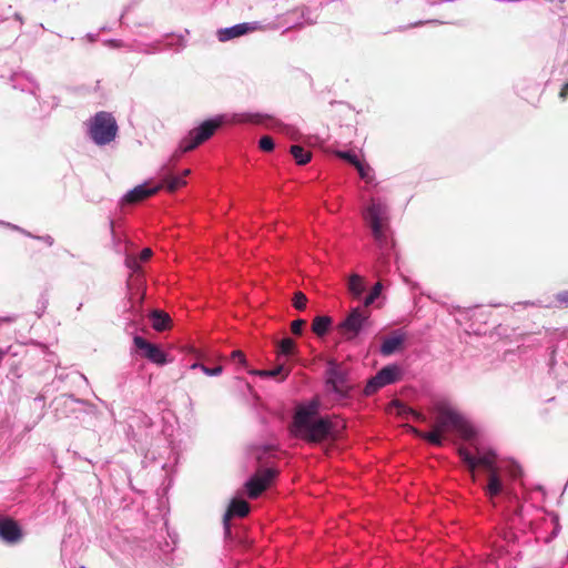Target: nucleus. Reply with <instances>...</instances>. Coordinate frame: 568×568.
<instances>
[{"label":"nucleus","instance_id":"1","mask_svg":"<svg viewBox=\"0 0 568 568\" xmlns=\"http://www.w3.org/2000/svg\"><path fill=\"white\" fill-rule=\"evenodd\" d=\"M475 453H471L466 447L458 448V455L467 467V469L474 475L477 468H483L487 473V484L484 487L486 495L493 501L499 497L500 501L505 504L507 511L514 516H521L523 506L520 505L518 495L508 486L503 478V473L497 465L496 453L488 448L480 446H474Z\"/></svg>","mask_w":568,"mask_h":568},{"label":"nucleus","instance_id":"2","mask_svg":"<svg viewBox=\"0 0 568 568\" xmlns=\"http://www.w3.org/2000/svg\"><path fill=\"white\" fill-rule=\"evenodd\" d=\"M434 408L437 414L436 424L430 432L422 433V438L435 446L443 445L445 432H454L467 442L476 438L477 430L475 426L447 400L436 402Z\"/></svg>","mask_w":568,"mask_h":568},{"label":"nucleus","instance_id":"3","mask_svg":"<svg viewBox=\"0 0 568 568\" xmlns=\"http://www.w3.org/2000/svg\"><path fill=\"white\" fill-rule=\"evenodd\" d=\"M363 219L371 229L372 236L379 250L378 262L381 267H384L394 247L388 205L379 197H372L363 211Z\"/></svg>","mask_w":568,"mask_h":568},{"label":"nucleus","instance_id":"4","mask_svg":"<svg viewBox=\"0 0 568 568\" xmlns=\"http://www.w3.org/2000/svg\"><path fill=\"white\" fill-rule=\"evenodd\" d=\"M266 115L261 113H222L203 121L180 142V149L189 152L207 141L220 128L227 124L262 123Z\"/></svg>","mask_w":568,"mask_h":568},{"label":"nucleus","instance_id":"5","mask_svg":"<svg viewBox=\"0 0 568 568\" xmlns=\"http://www.w3.org/2000/svg\"><path fill=\"white\" fill-rule=\"evenodd\" d=\"M266 115L261 113H222L203 121L180 142V149L189 152L207 141L220 128L227 124L262 123Z\"/></svg>","mask_w":568,"mask_h":568},{"label":"nucleus","instance_id":"6","mask_svg":"<svg viewBox=\"0 0 568 568\" xmlns=\"http://www.w3.org/2000/svg\"><path fill=\"white\" fill-rule=\"evenodd\" d=\"M320 403L316 399L300 404L293 417L296 436L308 442H321L332 433V424L327 418L318 416Z\"/></svg>","mask_w":568,"mask_h":568},{"label":"nucleus","instance_id":"7","mask_svg":"<svg viewBox=\"0 0 568 568\" xmlns=\"http://www.w3.org/2000/svg\"><path fill=\"white\" fill-rule=\"evenodd\" d=\"M174 547L166 540L145 541L136 555L138 568H173Z\"/></svg>","mask_w":568,"mask_h":568},{"label":"nucleus","instance_id":"8","mask_svg":"<svg viewBox=\"0 0 568 568\" xmlns=\"http://www.w3.org/2000/svg\"><path fill=\"white\" fill-rule=\"evenodd\" d=\"M118 123L110 112L100 111L88 121V134L97 145H106L118 135Z\"/></svg>","mask_w":568,"mask_h":568},{"label":"nucleus","instance_id":"9","mask_svg":"<svg viewBox=\"0 0 568 568\" xmlns=\"http://www.w3.org/2000/svg\"><path fill=\"white\" fill-rule=\"evenodd\" d=\"M190 174V170H184L183 175H166L163 178L160 185L152 186L148 183L136 185L134 189L126 192L122 197V203L135 204L140 201L155 194L161 187L168 189L173 192L185 184L184 176Z\"/></svg>","mask_w":568,"mask_h":568},{"label":"nucleus","instance_id":"10","mask_svg":"<svg viewBox=\"0 0 568 568\" xmlns=\"http://www.w3.org/2000/svg\"><path fill=\"white\" fill-rule=\"evenodd\" d=\"M326 386L336 395L338 399L349 396L351 386L348 385L347 373L335 362H329L325 372Z\"/></svg>","mask_w":568,"mask_h":568},{"label":"nucleus","instance_id":"11","mask_svg":"<svg viewBox=\"0 0 568 568\" xmlns=\"http://www.w3.org/2000/svg\"><path fill=\"white\" fill-rule=\"evenodd\" d=\"M402 375L399 366L392 364L379 369L373 377H371L364 388L366 396H372L383 387L396 383Z\"/></svg>","mask_w":568,"mask_h":568},{"label":"nucleus","instance_id":"12","mask_svg":"<svg viewBox=\"0 0 568 568\" xmlns=\"http://www.w3.org/2000/svg\"><path fill=\"white\" fill-rule=\"evenodd\" d=\"M371 312L361 307H354L338 328L347 339L355 338L368 324Z\"/></svg>","mask_w":568,"mask_h":568},{"label":"nucleus","instance_id":"13","mask_svg":"<svg viewBox=\"0 0 568 568\" xmlns=\"http://www.w3.org/2000/svg\"><path fill=\"white\" fill-rule=\"evenodd\" d=\"M275 475V470L271 468L256 471L245 484L248 497H258L268 487Z\"/></svg>","mask_w":568,"mask_h":568},{"label":"nucleus","instance_id":"14","mask_svg":"<svg viewBox=\"0 0 568 568\" xmlns=\"http://www.w3.org/2000/svg\"><path fill=\"white\" fill-rule=\"evenodd\" d=\"M133 342L136 348L144 352V356L150 362L158 365L166 363V355L158 345L148 342L141 336H134Z\"/></svg>","mask_w":568,"mask_h":568},{"label":"nucleus","instance_id":"15","mask_svg":"<svg viewBox=\"0 0 568 568\" xmlns=\"http://www.w3.org/2000/svg\"><path fill=\"white\" fill-rule=\"evenodd\" d=\"M257 22H243L239 24H234L232 27L223 28L217 30V39L221 42H226L234 38L244 36L251 31L256 30Z\"/></svg>","mask_w":568,"mask_h":568},{"label":"nucleus","instance_id":"16","mask_svg":"<svg viewBox=\"0 0 568 568\" xmlns=\"http://www.w3.org/2000/svg\"><path fill=\"white\" fill-rule=\"evenodd\" d=\"M0 538L8 544H16L20 541L22 538V531L17 521L11 518H1Z\"/></svg>","mask_w":568,"mask_h":568},{"label":"nucleus","instance_id":"17","mask_svg":"<svg viewBox=\"0 0 568 568\" xmlns=\"http://www.w3.org/2000/svg\"><path fill=\"white\" fill-rule=\"evenodd\" d=\"M250 511V505L247 501L243 499H233L229 506L227 511L225 513L223 517V526L226 534H230L231 526H230V519L234 516L237 517H244Z\"/></svg>","mask_w":568,"mask_h":568},{"label":"nucleus","instance_id":"18","mask_svg":"<svg viewBox=\"0 0 568 568\" xmlns=\"http://www.w3.org/2000/svg\"><path fill=\"white\" fill-rule=\"evenodd\" d=\"M406 339L402 329L393 331L392 334L383 339L379 352L383 356H389L397 352Z\"/></svg>","mask_w":568,"mask_h":568},{"label":"nucleus","instance_id":"19","mask_svg":"<svg viewBox=\"0 0 568 568\" xmlns=\"http://www.w3.org/2000/svg\"><path fill=\"white\" fill-rule=\"evenodd\" d=\"M12 87L14 89H19L22 92H30L36 95L37 90L39 89L38 84L34 80L26 73H13L11 75Z\"/></svg>","mask_w":568,"mask_h":568},{"label":"nucleus","instance_id":"20","mask_svg":"<svg viewBox=\"0 0 568 568\" xmlns=\"http://www.w3.org/2000/svg\"><path fill=\"white\" fill-rule=\"evenodd\" d=\"M152 256V250L145 247L141 251L140 255H130L125 256V266L132 271L133 273H138L141 270V262H146Z\"/></svg>","mask_w":568,"mask_h":568},{"label":"nucleus","instance_id":"21","mask_svg":"<svg viewBox=\"0 0 568 568\" xmlns=\"http://www.w3.org/2000/svg\"><path fill=\"white\" fill-rule=\"evenodd\" d=\"M72 403L85 404L84 400L75 398L73 395H61L54 399V409L59 417H67L68 414L63 412V408H67Z\"/></svg>","mask_w":568,"mask_h":568},{"label":"nucleus","instance_id":"22","mask_svg":"<svg viewBox=\"0 0 568 568\" xmlns=\"http://www.w3.org/2000/svg\"><path fill=\"white\" fill-rule=\"evenodd\" d=\"M271 445H251L247 447V456L256 462L264 460L272 452Z\"/></svg>","mask_w":568,"mask_h":568},{"label":"nucleus","instance_id":"23","mask_svg":"<svg viewBox=\"0 0 568 568\" xmlns=\"http://www.w3.org/2000/svg\"><path fill=\"white\" fill-rule=\"evenodd\" d=\"M332 326V318L329 316H316L312 324L313 332L322 337L327 334Z\"/></svg>","mask_w":568,"mask_h":568},{"label":"nucleus","instance_id":"24","mask_svg":"<svg viewBox=\"0 0 568 568\" xmlns=\"http://www.w3.org/2000/svg\"><path fill=\"white\" fill-rule=\"evenodd\" d=\"M348 291L355 298H359L364 291H365V284L363 282V278L357 275L353 274L348 280Z\"/></svg>","mask_w":568,"mask_h":568},{"label":"nucleus","instance_id":"25","mask_svg":"<svg viewBox=\"0 0 568 568\" xmlns=\"http://www.w3.org/2000/svg\"><path fill=\"white\" fill-rule=\"evenodd\" d=\"M250 373L263 378L276 377L281 375V381H284L288 375V371H286L283 365H278L273 369L250 371Z\"/></svg>","mask_w":568,"mask_h":568},{"label":"nucleus","instance_id":"26","mask_svg":"<svg viewBox=\"0 0 568 568\" xmlns=\"http://www.w3.org/2000/svg\"><path fill=\"white\" fill-rule=\"evenodd\" d=\"M0 224H1V225H4V226H7V227H9V229H11V230L18 231V232H20V233L24 234V235H26V236H28V237H32V239H36V240L42 241V242H43V243H45L48 246H52V245H53V243H54V240H53V237H52L51 235L36 236V235H32L30 232H28V231H26V230L21 229V227H20V226H18V225L11 224V223H9V222H3V221H1V220H0Z\"/></svg>","mask_w":568,"mask_h":568},{"label":"nucleus","instance_id":"27","mask_svg":"<svg viewBox=\"0 0 568 568\" xmlns=\"http://www.w3.org/2000/svg\"><path fill=\"white\" fill-rule=\"evenodd\" d=\"M152 326L155 331H164L170 322V317L168 314L159 311H154L151 316Z\"/></svg>","mask_w":568,"mask_h":568},{"label":"nucleus","instance_id":"28","mask_svg":"<svg viewBox=\"0 0 568 568\" xmlns=\"http://www.w3.org/2000/svg\"><path fill=\"white\" fill-rule=\"evenodd\" d=\"M291 154L293 155L296 163L300 165H304L311 161V152L306 151L301 145H292Z\"/></svg>","mask_w":568,"mask_h":568},{"label":"nucleus","instance_id":"29","mask_svg":"<svg viewBox=\"0 0 568 568\" xmlns=\"http://www.w3.org/2000/svg\"><path fill=\"white\" fill-rule=\"evenodd\" d=\"M277 351L281 355L291 356L295 351V342L290 337H285L278 342Z\"/></svg>","mask_w":568,"mask_h":568},{"label":"nucleus","instance_id":"30","mask_svg":"<svg viewBox=\"0 0 568 568\" xmlns=\"http://www.w3.org/2000/svg\"><path fill=\"white\" fill-rule=\"evenodd\" d=\"M383 290V285L381 282H377L369 294L364 298V307H368L374 304V302L381 296Z\"/></svg>","mask_w":568,"mask_h":568},{"label":"nucleus","instance_id":"31","mask_svg":"<svg viewBox=\"0 0 568 568\" xmlns=\"http://www.w3.org/2000/svg\"><path fill=\"white\" fill-rule=\"evenodd\" d=\"M357 170L361 179H363L365 182L371 183L374 179V172L373 169L361 161L358 165L355 166Z\"/></svg>","mask_w":568,"mask_h":568},{"label":"nucleus","instance_id":"32","mask_svg":"<svg viewBox=\"0 0 568 568\" xmlns=\"http://www.w3.org/2000/svg\"><path fill=\"white\" fill-rule=\"evenodd\" d=\"M337 156L347 161L348 163H351L353 166H356L361 163V161L358 160L357 155L352 152V151H338L337 152Z\"/></svg>","mask_w":568,"mask_h":568},{"label":"nucleus","instance_id":"33","mask_svg":"<svg viewBox=\"0 0 568 568\" xmlns=\"http://www.w3.org/2000/svg\"><path fill=\"white\" fill-rule=\"evenodd\" d=\"M307 297L302 292H296L293 298V305L296 310L303 311L306 307Z\"/></svg>","mask_w":568,"mask_h":568},{"label":"nucleus","instance_id":"34","mask_svg":"<svg viewBox=\"0 0 568 568\" xmlns=\"http://www.w3.org/2000/svg\"><path fill=\"white\" fill-rule=\"evenodd\" d=\"M258 146L265 152H271L274 150L275 143L271 136L264 135L260 139Z\"/></svg>","mask_w":568,"mask_h":568},{"label":"nucleus","instance_id":"35","mask_svg":"<svg viewBox=\"0 0 568 568\" xmlns=\"http://www.w3.org/2000/svg\"><path fill=\"white\" fill-rule=\"evenodd\" d=\"M192 367H193V368H195V367H201V369H202V371L204 372V374H206L207 376H219V375L222 373V371H223V368H222V366H221V365H217V366H215V367L210 368V367H206V366H204V365L194 364Z\"/></svg>","mask_w":568,"mask_h":568},{"label":"nucleus","instance_id":"36","mask_svg":"<svg viewBox=\"0 0 568 568\" xmlns=\"http://www.w3.org/2000/svg\"><path fill=\"white\" fill-rule=\"evenodd\" d=\"M47 306H48V298L45 295H41V297L38 302L37 311H36L38 317H41L43 315Z\"/></svg>","mask_w":568,"mask_h":568},{"label":"nucleus","instance_id":"37","mask_svg":"<svg viewBox=\"0 0 568 568\" xmlns=\"http://www.w3.org/2000/svg\"><path fill=\"white\" fill-rule=\"evenodd\" d=\"M305 323L306 322L304 320H295L291 325L292 333L295 335H301Z\"/></svg>","mask_w":568,"mask_h":568},{"label":"nucleus","instance_id":"38","mask_svg":"<svg viewBox=\"0 0 568 568\" xmlns=\"http://www.w3.org/2000/svg\"><path fill=\"white\" fill-rule=\"evenodd\" d=\"M283 132L290 136L292 140H297L300 138V132L296 128L291 125H284Z\"/></svg>","mask_w":568,"mask_h":568},{"label":"nucleus","instance_id":"39","mask_svg":"<svg viewBox=\"0 0 568 568\" xmlns=\"http://www.w3.org/2000/svg\"><path fill=\"white\" fill-rule=\"evenodd\" d=\"M232 359L236 363H239L241 366H246V358L243 352L241 351H234L232 352Z\"/></svg>","mask_w":568,"mask_h":568},{"label":"nucleus","instance_id":"40","mask_svg":"<svg viewBox=\"0 0 568 568\" xmlns=\"http://www.w3.org/2000/svg\"><path fill=\"white\" fill-rule=\"evenodd\" d=\"M556 300H557L561 305L568 306V290H567V291L559 292V293L556 295Z\"/></svg>","mask_w":568,"mask_h":568},{"label":"nucleus","instance_id":"41","mask_svg":"<svg viewBox=\"0 0 568 568\" xmlns=\"http://www.w3.org/2000/svg\"><path fill=\"white\" fill-rule=\"evenodd\" d=\"M17 320V316L16 315H10V316H0V326L4 323H13L16 322Z\"/></svg>","mask_w":568,"mask_h":568},{"label":"nucleus","instance_id":"42","mask_svg":"<svg viewBox=\"0 0 568 568\" xmlns=\"http://www.w3.org/2000/svg\"><path fill=\"white\" fill-rule=\"evenodd\" d=\"M559 518L557 515H555L552 517V521L555 523V528H554V531H552V535L554 536H557L559 534V530H560V526H559V523H558Z\"/></svg>","mask_w":568,"mask_h":568},{"label":"nucleus","instance_id":"43","mask_svg":"<svg viewBox=\"0 0 568 568\" xmlns=\"http://www.w3.org/2000/svg\"><path fill=\"white\" fill-rule=\"evenodd\" d=\"M559 95H560L561 99H566L568 97V83H566L562 87Z\"/></svg>","mask_w":568,"mask_h":568},{"label":"nucleus","instance_id":"44","mask_svg":"<svg viewBox=\"0 0 568 568\" xmlns=\"http://www.w3.org/2000/svg\"><path fill=\"white\" fill-rule=\"evenodd\" d=\"M85 38H87L90 42H95V41H97V39H98V34H95V33H88V34L85 36Z\"/></svg>","mask_w":568,"mask_h":568},{"label":"nucleus","instance_id":"45","mask_svg":"<svg viewBox=\"0 0 568 568\" xmlns=\"http://www.w3.org/2000/svg\"><path fill=\"white\" fill-rule=\"evenodd\" d=\"M109 225H110V231H111L113 241H115L114 222H113V220H110Z\"/></svg>","mask_w":568,"mask_h":568},{"label":"nucleus","instance_id":"46","mask_svg":"<svg viewBox=\"0 0 568 568\" xmlns=\"http://www.w3.org/2000/svg\"><path fill=\"white\" fill-rule=\"evenodd\" d=\"M108 43L114 48H119L121 45L119 40H109Z\"/></svg>","mask_w":568,"mask_h":568},{"label":"nucleus","instance_id":"47","mask_svg":"<svg viewBox=\"0 0 568 568\" xmlns=\"http://www.w3.org/2000/svg\"><path fill=\"white\" fill-rule=\"evenodd\" d=\"M556 364V359H555V352L552 353V356L550 358V365L554 366Z\"/></svg>","mask_w":568,"mask_h":568},{"label":"nucleus","instance_id":"48","mask_svg":"<svg viewBox=\"0 0 568 568\" xmlns=\"http://www.w3.org/2000/svg\"><path fill=\"white\" fill-rule=\"evenodd\" d=\"M79 376H80V378H81L82 381H84V382L88 384V378L85 377V375L80 374Z\"/></svg>","mask_w":568,"mask_h":568},{"label":"nucleus","instance_id":"49","mask_svg":"<svg viewBox=\"0 0 568 568\" xmlns=\"http://www.w3.org/2000/svg\"><path fill=\"white\" fill-rule=\"evenodd\" d=\"M82 306H83V304H82V303H80V304L78 305V307H77V311H81V310H82Z\"/></svg>","mask_w":568,"mask_h":568},{"label":"nucleus","instance_id":"50","mask_svg":"<svg viewBox=\"0 0 568 568\" xmlns=\"http://www.w3.org/2000/svg\"><path fill=\"white\" fill-rule=\"evenodd\" d=\"M81 568H84V567H81Z\"/></svg>","mask_w":568,"mask_h":568}]
</instances>
